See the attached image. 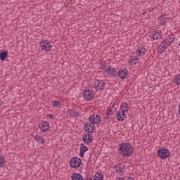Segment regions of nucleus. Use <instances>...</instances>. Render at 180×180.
Segmentation results:
<instances>
[{"instance_id":"1","label":"nucleus","mask_w":180,"mask_h":180,"mask_svg":"<svg viewBox=\"0 0 180 180\" xmlns=\"http://www.w3.org/2000/svg\"><path fill=\"white\" fill-rule=\"evenodd\" d=\"M134 150V148H133L129 142L119 143L118 151H120V154L123 157H131L133 155Z\"/></svg>"},{"instance_id":"2","label":"nucleus","mask_w":180,"mask_h":180,"mask_svg":"<svg viewBox=\"0 0 180 180\" xmlns=\"http://www.w3.org/2000/svg\"><path fill=\"white\" fill-rule=\"evenodd\" d=\"M157 155L161 160H167L168 157H170L171 152L167 148H161L157 150Z\"/></svg>"},{"instance_id":"3","label":"nucleus","mask_w":180,"mask_h":180,"mask_svg":"<svg viewBox=\"0 0 180 180\" xmlns=\"http://www.w3.org/2000/svg\"><path fill=\"white\" fill-rule=\"evenodd\" d=\"M82 164V160L78 157L72 158L70 161V165L72 168H79Z\"/></svg>"},{"instance_id":"4","label":"nucleus","mask_w":180,"mask_h":180,"mask_svg":"<svg viewBox=\"0 0 180 180\" xmlns=\"http://www.w3.org/2000/svg\"><path fill=\"white\" fill-rule=\"evenodd\" d=\"M39 46L44 51H50L51 50V44L49 40H42L40 41Z\"/></svg>"},{"instance_id":"5","label":"nucleus","mask_w":180,"mask_h":180,"mask_svg":"<svg viewBox=\"0 0 180 180\" xmlns=\"http://www.w3.org/2000/svg\"><path fill=\"white\" fill-rule=\"evenodd\" d=\"M101 120H102V118L101 117V115H95L94 114H93V115H90L89 117V121L93 125L99 124Z\"/></svg>"},{"instance_id":"6","label":"nucleus","mask_w":180,"mask_h":180,"mask_svg":"<svg viewBox=\"0 0 180 180\" xmlns=\"http://www.w3.org/2000/svg\"><path fill=\"white\" fill-rule=\"evenodd\" d=\"M129 105H127V103H122V105L120 108V110H121V116L123 120L127 117L126 115V112H129Z\"/></svg>"},{"instance_id":"7","label":"nucleus","mask_w":180,"mask_h":180,"mask_svg":"<svg viewBox=\"0 0 180 180\" xmlns=\"http://www.w3.org/2000/svg\"><path fill=\"white\" fill-rule=\"evenodd\" d=\"M94 91L92 90H84L83 91V98L84 101H92L94 99Z\"/></svg>"},{"instance_id":"8","label":"nucleus","mask_w":180,"mask_h":180,"mask_svg":"<svg viewBox=\"0 0 180 180\" xmlns=\"http://www.w3.org/2000/svg\"><path fill=\"white\" fill-rule=\"evenodd\" d=\"M39 129L42 133H47L50 130V124L47 121H41Z\"/></svg>"},{"instance_id":"9","label":"nucleus","mask_w":180,"mask_h":180,"mask_svg":"<svg viewBox=\"0 0 180 180\" xmlns=\"http://www.w3.org/2000/svg\"><path fill=\"white\" fill-rule=\"evenodd\" d=\"M106 83L102 80H96L94 83L95 89L96 91H103L105 89Z\"/></svg>"},{"instance_id":"10","label":"nucleus","mask_w":180,"mask_h":180,"mask_svg":"<svg viewBox=\"0 0 180 180\" xmlns=\"http://www.w3.org/2000/svg\"><path fill=\"white\" fill-rule=\"evenodd\" d=\"M105 72L108 77H112L115 78V77H117V71H116V69L115 68H112V66L109 65L108 68H106Z\"/></svg>"},{"instance_id":"11","label":"nucleus","mask_w":180,"mask_h":180,"mask_svg":"<svg viewBox=\"0 0 180 180\" xmlns=\"http://www.w3.org/2000/svg\"><path fill=\"white\" fill-rule=\"evenodd\" d=\"M169 47V45L167 44V41H163L158 48V53L161 54L165 50H167Z\"/></svg>"},{"instance_id":"12","label":"nucleus","mask_w":180,"mask_h":180,"mask_svg":"<svg viewBox=\"0 0 180 180\" xmlns=\"http://www.w3.org/2000/svg\"><path fill=\"white\" fill-rule=\"evenodd\" d=\"M82 140L85 144H91L94 140V136L91 134H86L83 135Z\"/></svg>"},{"instance_id":"13","label":"nucleus","mask_w":180,"mask_h":180,"mask_svg":"<svg viewBox=\"0 0 180 180\" xmlns=\"http://www.w3.org/2000/svg\"><path fill=\"white\" fill-rule=\"evenodd\" d=\"M127 74H129L127 69L121 68L117 72V77H120L121 79H125L127 77Z\"/></svg>"},{"instance_id":"14","label":"nucleus","mask_w":180,"mask_h":180,"mask_svg":"<svg viewBox=\"0 0 180 180\" xmlns=\"http://www.w3.org/2000/svg\"><path fill=\"white\" fill-rule=\"evenodd\" d=\"M114 169H115L116 174H123L124 169H126V166L122 163H118L115 166Z\"/></svg>"},{"instance_id":"15","label":"nucleus","mask_w":180,"mask_h":180,"mask_svg":"<svg viewBox=\"0 0 180 180\" xmlns=\"http://www.w3.org/2000/svg\"><path fill=\"white\" fill-rule=\"evenodd\" d=\"M89 148L85 144L81 143L80 144V153H79V157L84 158V154L88 151Z\"/></svg>"},{"instance_id":"16","label":"nucleus","mask_w":180,"mask_h":180,"mask_svg":"<svg viewBox=\"0 0 180 180\" xmlns=\"http://www.w3.org/2000/svg\"><path fill=\"white\" fill-rule=\"evenodd\" d=\"M146 52H147V49H146V47L144 46L139 47V49H137L136 51V56H138L139 57L141 56H146Z\"/></svg>"},{"instance_id":"17","label":"nucleus","mask_w":180,"mask_h":180,"mask_svg":"<svg viewBox=\"0 0 180 180\" xmlns=\"http://www.w3.org/2000/svg\"><path fill=\"white\" fill-rule=\"evenodd\" d=\"M152 33L153 34H151V39H153V40H158L159 39H161V37H162L161 31L155 32Z\"/></svg>"},{"instance_id":"18","label":"nucleus","mask_w":180,"mask_h":180,"mask_svg":"<svg viewBox=\"0 0 180 180\" xmlns=\"http://www.w3.org/2000/svg\"><path fill=\"white\" fill-rule=\"evenodd\" d=\"M68 113L70 115V117H79L81 116V114L79 112L75 111L74 109H70L68 111Z\"/></svg>"},{"instance_id":"19","label":"nucleus","mask_w":180,"mask_h":180,"mask_svg":"<svg viewBox=\"0 0 180 180\" xmlns=\"http://www.w3.org/2000/svg\"><path fill=\"white\" fill-rule=\"evenodd\" d=\"M35 141H37L39 144H44L46 139L43 136H40L39 135L33 136Z\"/></svg>"},{"instance_id":"20","label":"nucleus","mask_w":180,"mask_h":180,"mask_svg":"<svg viewBox=\"0 0 180 180\" xmlns=\"http://www.w3.org/2000/svg\"><path fill=\"white\" fill-rule=\"evenodd\" d=\"M72 180H84V176L81 175L79 173H74L71 176Z\"/></svg>"},{"instance_id":"21","label":"nucleus","mask_w":180,"mask_h":180,"mask_svg":"<svg viewBox=\"0 0 180 180\" xmlns=\"http://www.w3.org/2000/svg\"><path fill=\"white\" fill-rule=\"evenodd\" d=\"M158 20L160 22V24L162 26H164L165 25H166V22H168L169 19L167 18H165L164 15H162L158 18Z\"/></svg>"},{"instance_id":"22","label":"nucleus","mask_w":180,"mask_h":180,"mask_svg":"<svg viewBox=\"0 0 180 180\" xmlns=\"http://www.w3.org/2000/svg\"><path fill=\"white\" fill-rule=\"evenodd\" d=\"M5 167H6V159L4 156H0V168H5Z\"/></svg>"},{"instance_id":"23","label":"nucleus","mask_w":180,"mask_h":180,"mask_svg":"<svg viewBox=\"0 0 180 180\" xmlns=\"http://www.w3.org/2000/svg\"><path fill=\"white\" fill-rule=\"evenodd\" d=\"M8 57V51H1L0 53V60L1 61H5Z\"/></svg>"},{"instance_id":"24","label":"nucleus","mask_w":180,"mask_h":180,"mask_svg":"<svg viewBox=\"0 0 180 180\" xmlns=\"http://www.w3.org/2000/svg\"><path fill=\"white\" fill-rule=\"evenodd\" d=\"M94 180H103V174L101 172L96 173L94 176Z\"/></svg>"},{"instance_id":"25","label":"nucleus","mask_w":180,"mask_h":180,"mask_svg":"<svg viewBox=\"0 0 180 180\" xmlns=\"http://www.w3.org/2000/svg\"><path fill=\"white\" fill-rule=\"evenodd\" d=\"M110 113H106L105 116V120H109V119H110V117H113V115L114 112L112 110H110Z\"/></svg>"},{"instance_id":"26","label":"nucleus","mask_w":180,"mask_h":180,"mask_svg":"<svg viewBox=\"0 0 180 180\" xmlns=\"http://www.w3.org/2000/svg\"><path fill=\"white\" fill-rule=\"evenodd\" d=\"M116 117L118 122H123V118L122 117V110L117 112Z\"/></svg>"},{"instance_id":"27","label":"nucleus","mask_w":180,"mask_h":180,"mask_svg":"<svg viewBox=\"0 0 180 180\" xmlns=\"http://www.w3.org/2000/svg\"><path fill=\"white\" fill-rule=\"evenodd\" d=\"M175 40L174 37H169L165 39V41L168 44V46H171V44Z\"/></svg>"},{"instance_id":"28","label":"nucleus","mask_w":180,"mask_h":180,"mask_svg":"<svg viewBox=\"0 0 180 180\" xmlns=\"http://www.w3.org/2000/svg\"><path fill=\"white\" fill-rule=\"evenodd\" d=\"M90 127H92V123L91 122H87L84 124L83 129L84 131L87 130L88 129H91Z\"/></svg>"},{"instance_id":"29","label":"nucleus","mask_w":180,"mask_h":180,"mask_svg":"<svg viewBox=\"0 0 180 180\" xmlns=\"http://www.w3.org/2000/svg\"><path fill=\"white\" fill-rule=\"evenodd\" d=\"M130 63L131 65H136L137 64V59L134 58V56H131Z\"/></svg>"},{"instance_id":"30","label":"nucleus","mask_w":180,"mask_h":180,"mask_svg":"<svg viewBox=\"0 0 180 180\" xmlns=\"http://www.w3.org/2000/svg\"><path fill=\"white\" fill-rule=\"evenodd\" d=\"M52 103L54 108H58V106H61V103L58 101H53Z\"/></svg>"},{"instance_id":"31","label":"nucleus","mask_w":180,"mask_h":180,"mask_svg":"<svg viewBox=\"0 0 180 180\" xmlns=\"http://www.w3.org/2000/svg\"><path fill=\"white\" fill-rule=\"evenodd\" d=\"M99 65L101 68H106V61L103 62V60H101L99 62Z\"/></svg>"},{"instance_id":"32","label":"nucleus","mask_w":180,"mask_h":180,"mask_svg":"<svg viewBox=\"0 0 180 180\" xmlns=\"http://www.w3.org/2000/svg\"><path fill=\"white\" fill-rule=\"evenodd\" d=\"M84 131H86V133H89V134H92V133H94V130L91 129H87Z\"/></svg>"},{"instance_id":"33","label":"nucleus","mask_w":180,"mask_h":180,"mask_svg":"<svg viewBox=\"0 0 180 180\" xmlns=\"http://www.w3.org/2000/svg\"><path fill=\"white\" fill-rule=\"evenodd\" d=\"M46 116H47L49 119H54V116H53L52 114H48V115H46Z\"/></svg>"},{"instance_id":"34","label":"nucleus","mask_w":180,"mask_h":180,"mask_svg":"<svg viewBox=\"0 0 180 180\" xmlns=\"http://www.w3.org/2000/svg\"><path fill=\"white\" fill-rule=\"evenodd\" d=\"M83 180H92V177H85L83 178Z\"/></svg>"},{"instance_id":"35","label":"nucleus","mask_w":180,"mask_h":180,"mask_svg":"<svg viewBox=\"0 0 180 180\" xmlns=\"http://www.w3.org/2000/svg\"><path fill=\"white\" fill-rule=\"evenodd\" d=\"M91 129V130H96L95 124H92Z\"/></svg>"},{"instance_id":"36","label":"nucleus","mask_w":180,"mask_h":180,"mask_svg":"<svg viewBox=\"0 0 180 180\" xmlns=\"http://www.w3.org/2000/svg\"><path fill=\"white\" fill-rule=\"evenodd\" d=\"M127 180H134V178H133V177H129Z\"/></svg>"},{"instance_id":"37","label":"nucleus","mask_w":180,"mask_h":180,"mask_svg":"<svg viewBox=\"0 0 180 180\" xmlns=\"http://www.w3.org/2000/svg\"><path fill=\"white\" fill-rule=\"evenodd\" d=\"M134 58H135V60H139V58L137 56H134Z\"/></svg>"},{"instance_id":"38","label":"nucleus","mask_w":180,"mask_h":180,"mask_svg":"<svg viewBox=\"0 0 180 180\" xmlns=\"http://www.w3.org/2000/svg\"><path fill=\"white\" fill-rule=\"evenodd\" d=\"M146 13H147V12L144 11V12L143 13V15H146Z\"/></svg>"},{"instance_id":"39","label":"nucleus","mask_w":180,"mask_h":180,"mask_svg":"<svg viewBox=\"0 0 180 180\" xmlns=\"http://www.w3.org/2000/svg\"><path fill=\"white\" fill-rule=\"evenodd\" d=\"M107 113H110V110H108V111L107 112Z\"/></svg>"},{"instance_id":"40","label":"nucleus","mask_w":180,"mask_h":180,"mask_svg":"<svg viewBox=\"0 0 180 180\" xmlns=\"http://www.w3.org/2000/svg\"><path fill=\"white\" fill-rule=\"evenodd\" d=\"M178 46H180V42L178 44Z\"/></svg>"},{"instance_id":"41","label":"nucleus","mask_w":180,"mask_h":180,"mask_svg":"<svg viewBox=\"0 0 180 180\" xmlns=\"http://www.w3.org/2000/svg\"><path fill=\"white\" fill-rule=\"evenodd\" d=\"M122 109H126V108H122Z\"/></svg>"}]
</instances>
